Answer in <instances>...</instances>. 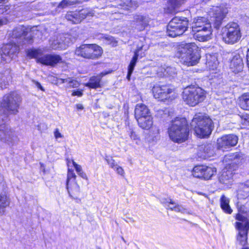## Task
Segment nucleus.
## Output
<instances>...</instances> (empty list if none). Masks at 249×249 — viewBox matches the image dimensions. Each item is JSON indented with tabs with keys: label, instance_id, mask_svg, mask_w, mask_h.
<instances>
[{
	"label": "nucleus",
	"instance_id": "nucleus-1",
	"mask_svg": "<svg viewBox=\"0 0 249 249\" xmlns=\"http://www.w3.org/2000/svg\"><path fill=\"white\" fill-rule=\"evenodd\" d=\"M21 98L17 93L12 92L5 95L0 104V142L13 145L17 138L14 132L4 122L9 114H16L20 106Z\"/></svg>",
	"mask_w": 249,
	"mask_h": 249
},
{
	"label": "nucleus",
	"instance_id": "nucleus-2",
	"mask_svg": "<svg viewBox=\"0 0 249 249\" xmlns=\"http://www.w3.org/2000/svg\"><path fill=\"white\" fill-rule=\"evenodd\" d=\"M27 29L22 25L15 27L8 34L9 42L4 44L0 50V63L10 62L19 51V45L32 43V38H25Z\"/></svg>",
	"mask_w": 249,
	"mask_h": 249
},
{
	"label": "nucleus",
	"instance_id": "nucleus-3",
	"mask_svg": "<svg viewBox=\"0 0 249 249\" xmlns=\"http://www.w3.org/2000/svg\"><path fill=\"white\" fill-rule=\"evenodd\" d=\"M189 129L185 118H177L173 120L168 129L170 139L174 142L180 143L188 139Z\"/></svg>",
	"mask_w": 249,
	"mask_h": 249
},
{
	"label": "nucleus",
	"instance_id": "nucleus-4",
	"mask_svg": "<svg viewBox=\"0 0 249 249\" xmlns=\"http://www.w3.org/2000/svg\"><path fill=\"white\" fill-rule=\"evenodd\" d=\"M191 126L194 128L196 135L201 138L209 136L213 128L212 119L206 114L202 113L195 115Z\"/></svg>",
	"mask_w": 249,
	"mask_h": 249
},
{
	"label": "nucleus",
	"instance_id": "nucleus-5",
	"mask_svg": "<svg viewBox=\"0 0 249 249\" xmlns=\"http://www.w3.org/2000/svg\"><path fill=\"white\" fill-rule=\"evenodd\" d=\"M176 56L180 59L181 63L187 66L196 65L200 59L197 47L194 43L187 44L178 48Z\"/></svg>",
	"mask_w": 249,
	"mask_h": 249
},
{
	"label": "nucleus",
	"instance_id": "nucleus-6",
	"mask_svg": "<svg viewBox=\"0 0 249 249\" xmlns=\"http://www.w3.org/2000/svg\"><path fill=\"white\" fill-rule=\"evenodd\" d=\"M189 20L184 17H175L167 26L166 33L168 36L175 37L180 36L187 30Z\"/></svg>",
	"mask_w": 249,
	"mask_h": 249
},
{
	"label": "nucleus",
	"instance_id": "nucleus-7",
	"mask_svg": "<svg viewBox=\"0 0 249 249\" xmlns=\"http://www.w3.org/2000/svg\"><path fill=\"white\" fill-rule=\"evenodd\" d=\"M222 40L228 44L237 43L241 37V32L239 25L234 22L228 23L221 30Z\"/></svg>",
	"mask_w": 249,
	"mask_h": 249
},
{
	"label": "nucleus",
	"instance_id": "nucleus-8",
	"mask_svg": "<svg viewBox=\"0 0 249 249\" xmlns=\"http://www.w3.org/2000/svg\"><path fill=\"white\" fill-rule=\"evenodd\" d=\"M183 101L194 107L202 102L206 97L205 91L199 87L189 86L185 88L182 94Z\"/></svg>",
	"mask_w": 249,
	"mask_h": 249
},
{
	"label": "nucleus",
	"instance_id": "nucleus-9",
	"mask_svg": "<svg viewBox=\"0 0 249 249\" xmlns=\"http://www.w3.org/2000/svg\"><path fill=\"white\" fill-rule=\"evenodd\" d=\"M247 216L246 213L239 210L235 217L238 221L236 226L239 231L237 240L242 246L247 243V234L249 230V220Z\"/></svg>",
	"mask_w": 249,
	"mask_h": 249
},
{
	"label": "nucleus",
	"instance_id": "nucleus-10",
	"mask_svg": "<svg viewBox=\"0 0 249 249\" xmlns=\"http://www.w3.org/2000/svg\"><path fill=\"white\" fill-rule=\"evenodd\" d=\"M103 50L96 44H82L75 51L76 55L87 59H95L102 55Z\"/></svg>",
	"mask_w": 249,
	"mask_h": 249
},
{
	"label": "nucleus",
	"instance_id": "nucleus-11",
	"mask_svg": "<svg viewBox=\"0 0 249 249\" xmlns=\"http://www.w3.org/2000/svg\"><path fill=\"white\" fill-rule=\"evenodd\" d=\"M154 97L159 100L163 101L167 99L172 100L176 95L174 90L168 86L155 85L152 89Z\"/></svg>",
	"mask_w": 249,
	"mask_h": 249
},
{
	"label": "nucleus",
	"instance_id": "nucleus-12",
	"mask_svg": "<svg viewBox=\"0 0 249 249\" xmlns=\"http://www.w3.org/2000/svg\"><path fill=\"white\" fill-rule=\"evenodd\" d=\"M216 168L214 169L210 167L198 165L193 168L192 174L195 178L207 180L210 179L214 172H216Z\"/></svg>",
	"mask_w": 249,
	"mask_h": 249
},
{
	"label": "nucleus",
	"instance_id": "nucleus-13",
	"mask_svg": "<svg viewBox=\"0 0 249 249\" xmlns=\"http://www.w3.org/2000/svg\"><path fill=\"white\" fill-rule=\"evenodd\" d=\"M92 13L89 9H83L78 12H69L66 15V18L73 23H80L82 20L88 16H93Z\"/></svg>",
	"mask_w": 249,
	"mask_h": 249
},
{
	"label": "nucleus",
	"instance_id": "nucleus-14",
	"mask_svg": "<svg viewBox=\"0 0 249 249\" xmlns=\"http://www.w3.org/2000/svg\"><path fill=\"white\" fill-rule=\"evenodd\" d=\"M238 140V137L233 134L223 136L219 142V151L227 150L231 147L235 146L237 143Z\"/></svg>",
	"mask_w": 249,
	"mask_h": 249
},
{
	"label": "nucleus",
	"instance_id": "nucleus-15",
	"mask_svg": "<svg viewBox=\"0 0 249 249\" xmlns=\"http://www.w3.org/2000/svg\"><path fill=\"white\" fill-rule=\"evenodd\" d=\"M149 20L147 17L141 15H135L133 19L131 21V26L138 31H143L148 25Z\"/></svg>",
	"mask_w": 249,
	"mask_h": 249
},
{
	"label": "nucleus",
	"instance_id": "nucleus-16",
	"mask_svg": "<svg viewBox=\"0 0 249 249\" xmlns=\"http://www.w3.org/2000/svg\"><path fill=\"white\" fill-rule=\"evenodd\" d=\"M38 61L43 65L54 67L62 62V58L57 54H46L39 58Z\"/></svg>",
	"mask_w": 249,
	"mask_h": 249
},
{
	"label": "nucleus",
	"instance_id": "nucleus-17",
	"mask_svg": "<svg viewBox=\"0 0 249 249\" xmlns=\"http://www.w3.org/2000/svg\"><path fill=\"white\" fill-rule=\"evenodd\" d=\"M244 64L242 57L239 53H234L230 62V68L234 73H238L242 71Z\"/></svg>",
	"mask_w": 249,
	"mask_h": 249
},
{
	"label": "nucleus",
	"instance_id": "nucleus-18",
	"mask_svg": "<svg viewBox=\"0 0 249 249\" xmlns=\"http://www.w3.org/2000/svg\"><path fill=\"white\" fill-rule=\"evenodd\" d=\"M211 24L208 22L206 18L204 17L198 18L195 19L192 27V31L196 33L202 31L203 30H207L211 28Z\"/></svg>",
	"mask_w": 249,
	"mask_h": 249
},
{
	"label": "nucleus",
	"instance_id": "nucleus-19",
	"mask_svg": "<svg viewBox=\"0 0 249 249\" xmlns=\"http://www.w3.org/2000/svg\"><path fill=\"white\" fill-rule=\"evenodd\" d=\"M207 65L209 68L210 71H212V73L216 74L218 66V55L217 53L210 54L209 57H207ZM214 77L217 78V75H214Z\"/></svg>",
	"mask_w": 249,
	"mask_h": 249
},
{
	"label": "nucleus",
	"instance_id": "nucleus-20",
	"mask_svg": "<svg viewBox=\"0 0 249 249\" xmlns=\"http://www.w3.org/2000/svg\"><path fill=\"white\" fill-rule=\"evenodd\" d=\"M242 160L243 156L241 154L239 153H230L225 156L223 161L225 162L231 161V162L228 164L230 166H231V165L233 164H239Z\"/></svg>",
	"mask_w": 249,
	"mask_h": 249
},
{
	"label": "nucleus",
	"instance_id": "nucleus-21",
	"mask_svg": "<svg viewBox=\"0 0 249 249\" xmlns=\"http://www.w3.org/2000/svg\"><path fill=\"white\" fill-rule=\"evenodd\" d=\"M53 81H55L56 84H63L67 83L68 84L67 88H77L79 86V82L76 80L71 77H67L66 78H56L52 77Z\"/></svg>",
	"mask_w": 249,
	"mask_h": 249
},
{
	"label": "nucleus",
	"instance_id": "nucleus-22",
	"mask_svg": "<svg viewBox=\"0 0 249 249\" xmlns=\"http://www.w3.org/2000/svg\"><path fill=\"white\" fill-rule=\"evenodd\" d=\"M150 115L149 110L145 105L143 104H137L135 109V116L136 119Z\"/></svg>",
	"mask_w": 249,
	"mask_h": 249
},
{
	"label": "nucleus",
	"instance_id": "nucleus-23",
	"mask_svg": "<svg viewBox=\"0 0 249 249\" xmlns=\"http://www.w3.org/2000/svg\"><path fill=\"white\" fill-rule=\"evenodd\" d=\"M106 73L102 72L100 74L92 76L90 78L89 81L86 84V86L92 89H97L101 88V79Z\"/></svg>",
	"mask_w": 249,
	"mask_h": 249
},
{
	"label": "nucleus",
	"instance_id": "nucleus-24",
	"mask_svg": "<svg viewBox=\"0 0 249 249\" xmlns=\"http://www.w3.org/2000/svg\"><path fill=\"white\" fill-rule=\"evenodd\" d=\"M49 44L51 48L53 50L65 49L68 46L67 42L64 41L61 36L60 38L57 37L56 39H50Z\"/></svg>",
	"mask_w": 249,
	"mask_h": 249
},
{
	"label": "nucleus",
	"instance_id": "nucleus-25",
	"mask_svg": "<svg viewBox=\"0 0 249 249\" xmlns=\"http://www.w3.org/2000/svg\"><path fill=\"white\" fill-rule=\"evenodd\" d=\"M138 124L142 129L148 130L153 125V118L151 115L137 119Z\"/></svg>",
	"mask_w": 249,
	"mask_h": 249
},
{
	"label": "nucleus",
	"instance_id": "nucleus-26",
	"mask_svg": "<svg viewBox=\"0 0 249 249\" xmlns=\"http://www.w3.org/2000/svg\"><path fill=\"white\" fill-rule=\"evenodd\" d=\"M76 176L75 175L74 171L72 169H69L68 171L67 174V179L66 182V187L67 189L68 190V192L69 194H70V191H69V183L71 180H72V182L73 183V187L74 188V190L77 193H79L80 192V187L76 183L75 180L76 178ZM71 196V195H70Z\"/></svg>",
	"mask_w": 249,
	"mask_h": 249
},
{
	"label": "nucleus",
	"instance_id": "nucleus-27",
	"mask_svg": "<svg viewBox=\"0 0 249 249\" xmlns=\"http://www.w3.org/2000/svg\"><path fill=\"white\" fill-rule=\"evenodd\" d=\"M11 78L10 71L8 69L0 72V88L1 89L5 88L6 86L8 85Z\"/></svg>",
	"mask_w": 249,
	"mask_h": 249
},
{
	"label": "nucleus",
	"instance_id": "nucleus-28",
	"mask_svg": "<svg viewBox=\"0 0 249 249\" xmlns=\"http://www.w3.org/2000/svg\"><path fill=\"white\" fill-rule=\"evenodd\" d=\"M212 28L207 30H203L202 31H198L195 33V36L199 41H206L211 39L212 34Z\"/></svg>",
	"mask_w": 249,
	"mask_h": 249
},
{
	"label": "nucleus",
	"instance_id": "nucleus-29",
	"mask_svg": "<svg viewBox=\"0 0 249 249\" xmlns=\"http://www.w3.org/2000/svg\"><path fill=\"white\" fill-rule=\"evenodd\" d=\"M239 105L242 109L249 110V93H244L239 98Z\"/></svg>",
	"mask_w": 249,
	"mask_h": 249
},
{
	"label": "nucleus",
	"instance_id": "nucleus-30",
	"mask_svg": "<svg viewBox=\"0 0 249 249\" xmlns=\"http://www.w3.org/2000/svg\"><path fill=\"white\" fill-rule=\"evenodd\" d=\"M249 196V187L246 184H242L237 191L238 199H245Z\"/></svg>",
	"mask_w": 249,
	"mask_h": 249
},
{
	"label": "nucleus",
	"instance_id": "nucleus-31",
	"mask_svg": "<svg viewBox=\"0 0 249 249\" xmlns=\"http://www.w3.org/2000/svg\"><path fill=\"white\" fill-rule=\"evenodd\" d=\"M99 39L102 40L103 43L106 45H111L112 46H116L117 44V42L115 39L112 36L101 34L98 36Z\"/></svg>",
	"mask_w": 249,
	"mask_h": 249
},
{
	"label": "nucleus",
	"instance_id": "nucleus-32",
	"mask_svg": "<svg viewBox=\"0 0 249 249\" xmlns=\"http://www.w3.org/2000/svg\"><path fill=\"white\" fill-rule=\"evenodd\" d=\"M235 169H232L231 166L229 165V167H226L223 170V173L221 176V179L223 181L226 180H229L231 178L234 174L233 171Z\"/></svg>",
	"mask_w": 249,
	"mask_h": 249
},
{
	"label": "nucleus",
	"instance_id": "nucleus-33",
	"mask_svg": "<svg viewBox=\"0 0 249 249\" xmlns=\"http://www.w3.org/2000/svg\"><path fill=\"white\" fill-rule=\"evenodd\" d=\"M229 199L224 196H222L221 197V208L225 213H231L232 212L229 206Z\"/></svg>",
	"mask_w": 249,
	"mask_h": 249
},
{
	"label": "nucleus",
	"instance_id": "nucleus-34",
	"mask_svg": "<svg viewBox=\"0 0 249 249\" xmlns=\"http://www.w3.org/2000/svg\"><path fill=\"white\" fill-rule=\"evenodd\" d=\"M229 5L226 3H221L219 6V20L224 19L228 13ZM220 23L219 22V26Z\"/></svg>",
	"mask_w": 249,
	"mask_h": 249
},
{
	"label": "nucleus",
	"instance_id": "nucleus-35",
	"mask_svg": "<svg viewBox=\"0 0 249 249\" xmlns=\"http://www.w3.org/2000/svg\"><path fill=\"white\" fill-rule=\"evenodd\" d=\"M9 204V201L7 196H0V215H2L4 212L5 209Z\"/></svg>",
	"mask_w": 249,
	"mask_h": 249
},
{
	"label": "nucleus",
	"instance_id": "nucleus-36",
	"mask_svg": "<svg viewBox=\"0 0 249 249\" xmlns=\"http://www.w3.org/2000/svg\"><path fill=\"white\" fill-rule=\"evenodd\" d=\"M238 116L241 128H245L249 125V114L245 113L239 115Z\"/></svg>",
	"mask_w": 249,
	"mask_h": 249
},
{
	"label": "nucleus",
	"instance_id": "nucleus-37",
	"mask_svg": "<svg viewBox=\"0 0 249 249\" xmlns=\"http://www.w3.org/2000/svg\"><path fill=\"white\" fill-rule=\"evenodd\" d=\"M169 200L170 204L175 205L174 207H169L170 210L174 211L176 212H180L181 213H185L187 212V209L185 208L182 205L176 204V203L171 199H169Z\"/></svg>",
	"mask_w": 249,
	"mask_h": 249
},
{
	"label": "nucleus",
	"instance_id": "nucleus-38",
	"mask_svg": "<svg viewBox=\"0 0 249 249\" xmlns=\"http://www.w3.org/2000/svg\"><path fill=\"white\" fill-rule=\"evenodd\" d=\"M138 57L136 56V55L135 56L134 55V56L132 57V58L130 61V63L128 66V72H127V77H126L127 79L128 80H130V77H131V74L132 73V72L133 71L134 67L136 65V64L137 60H138Z\"/></svg>",
	"mask_w": 249,
	"mask_h": 249
},
{
	"label": "nucleus",
	"instance_id": "nucleus-39",
	"mask_svg": "<svg viewBox=\"0 0 249 249\" xmlns=\"http://www.w3.org/2000/svg\"><path fill=\"white\" fill-rule=\"evenodd\" d=\"M80 0H63L57 7V11H60L63 8H65L68 5H73L78 2Z\"/></svg>",
	"mask_w": 249,
	"mask_h": 249
},
{
	"label": "nucleus",
	"instance_id": "nucleus-40",
	"mask_svg": "<svg viewBox=\"0 0 249 249\" xmlns=\"http://www.w3.org/2000/svg\"><path fill=\"white\" fill-rule=\"evenodd\" d=\"M6 185L3 176L0 174V196H6Z\"/></svg>",
	"mask_w": 249,
	"mask_h": 249
},
{
	"label": "nucleus",
	"instance_id": "nucleus-41",
	"mask_svg": "<svg viewBox=\"0 0 249 249\" xmlns=\"http://www.w3.org/2000/svg\"><path fill=\"white\" fill-rule=\"evenodd\" d=\"M105 160L109 167L113 169H115V168L118 165L115 162V160L111 157L106 156L105 157Z\"/></svg>",
	"mask_w": 249,
	"mask_h": 249
},
{
	"label": "nucleus",
	"instance_id": "nucleus-42",
	"mask_svg": "<svg viewBox=\"0 0 249 249\" xmlns=\"http://www.w3.org/2000/svg\"><path fill=\"white\" fill-rule=\"evenodd\" d=\"M184 2L185 0H170L169 3L173 8H176L180 6Z\"/></svg>",
	"mask_w": 249,
	"mask_h": 249
},
{
	"label": "nucleus",
	"instance_id": "nucleus-43",
	"mask_svg": "<svg viewBox=\"0 0 249 249\" xmlns=\"http://www.w3.org/2000/svg\"><path fill=\"white\" fill-rule=\"evenodd\" d=\"M204 150L206 153L205 157H210L214 154V151H213V147L211 145H207L205 146Z\"/></svg>",
	"mask_w": 249,
	"mask_h": 249
},
{
	"label": "nucleus",
	"instance_id": "nucleus-44",
	"mask_svg": "<svg viewBox=\"0 0 249 249\" xmlns=\"http://www.w3.org/2000/svg\"><path fill=\"white\" fill-rule=\"evenodd\" d=\"M127 132L131 140H139L138 136L136 134V133L134 131H133V129L130 127L128 126V127L127 128Z\"/></svg>",
	"mask_w": 249,
	"mask_h": 249
},
{
	"label": "nucleus",
	"instance_id": "nucleus-45",
	"mask_svg": "<svg viewBox=\"0 0 249 249\" xmlns=\"http://www.w3.org/2000/svg\"><path fill=\"white\" fill-rule=\"evenodd\" d=\"M5 0H0V14H3L6 12L10 9V7L8 5L1 4L2 2L5 1Z\"/></svg>",
	"mask_w": 249,
	"mask_h": 249
},
{
	"label": "nucleus",
	"instance_id": "nucleus-46",
	"mask_svg": "<svg viewBox=\"0 0 249 249\" xmlns=\"http://www.w3.org/2000/svg\"><path fill=\"white\" fill-rule=\"evenodd\" d=\"M78 168L76 169V171L78 174L83 178L87 179L88 178L85 173L83 171L81 165L80 166H78Z\"/></svg>",
	"mask_w": 249,
	"mask_h": 249
},
{
	"label": "nucleus",
	"instance_id": "nucleus-47",
	"mask_svg": "<svg viewBox=\"0 0 249 249\" xmlns=\"http://www.w3.org/2000/svg\"><path fill=\"white\" fill-rule=\"evenodd\" d=\"M118 174L124 176V170L123 168L119 165H117L114 169Z\"/></svg>",
	"mask_w": 249,
	"mask_h": 249
},
{
	"label": "nucleus",
	"instance_id": "nucleus-48",
	"mask_svg": "<svg viewBox=\"0 0 249 249\" xmlns=\"http://www.w3.org/2000/svg\"><path fill=\"white\" fill-rule=\"evenodd\" d=\"M54 136L56 139H58V138H63L64 137L63 135L60 133L58 128H56L55 129L54 131Z\"/></svg>",
	"mask_w": 249,
	"mask_h": 249
},
{
	"label": "nucleus",
	"instance_id": "nucleus-49",
	"mask_svg": "<svg viewBox=\"0 0 249 249\" xmlns=\"http://www.w3.org/2000/svg\"><path fill=\"white\" fill-rule=\"evenodd\" d=\"M83 95V91L82 90H73L71 93V95L72 96H77L78 97H81Z\"/></svg>",
	"mask_w": 249,
	"mask_h": 249
},
{
	"label": "nucleus",
	"instance_id": "nucleus-50",
	"mask_svg": "<svg viewBox=\"0 0 249 249\" xmlns=\"http://www.w3.org/2000/svg\"><path fill=\"white\" fill-rule=\"evenodd\" d=\"M32 82L35 84L36 87L38 89H40L42 91H44L45 90L41 86V85L40 84V83H39L38 82H37V81H36V80H33L32 81Z\"/></svg>",
	"mask_w": 249,
	"mask_h": 249
},
{
	"label": "nucleus",
	"instance_id": "nucleus-51",
	"mask_svg": "<svg viewBox=\"0 0 249 249\" xmlns=\"http://www.w3.org/2000/svg\"><path fill=\"white\" fill-rule=\"evenodd\" d=\"M143 46L142 45L140 47H138L134 52V55L139 57L140 55V52L142 50Z\"/></svg>",
	"mask_w": 249,
	"mask_h": 249
},
{
	"label": "nucleus",
	"instance_id": "nucleus-52",
	"mask_svg": "<svg viewBox=\"0 0 249 249\" xmlns=\"http://www.w3.org/2000/svg\"><path fill=\"white\" fill-rule=\"evenodd\" d=\"M8 23V20L6 18H0V27L5 25Z\"/></svg>",
	"mask_w": 249,
	"mask_h": 249
},
{
	"label": "nucleus",
	"instance_id": "nucleus-53",
	"mask_svg": "<svg viewBox=\"0 0 249 249\" xmlns=\"http://www.w3.org/2000/svg\"><path fill=\"white\" fill-rule=\"evenodd\" d=\"M170 198L169 199H166V198H162L160 200V202L161 203L163 204H165V205L166 206H167V205L169 204V202H170V200H169Z\"/></svg>",
	"mask_w": 249,
	"mask_h": 249
},
{
	"label": "nucleus",
	"instance_id": "nucleus-54",
	"mask_svg": "<svg viewBox=\"0 0 249 249\" xmlns=\"http://www.w3.org/2000/svg\"><path fill=\"white\" fill-rule=\"evenodd\" d=\"M76 108L77 109L82 110L84 108L83 106L81 104H78L76 105Z\"/></svg>",
	"mask_w": 249,
	"mask_h": 249
},
{
	"label": "nucleus",
	"instance_id": "nucleus-55",
	"mask_svg": "<svg viewBox=\"0 0 249 249\" xmlns=\"http://www.w3.org/2000/svg\"><path fill=\"white\" fill-rule=\"evenodd\" d=\"M72 164L73 165V166L74 167L75 169H77L78 166H80V165L77 164L74 161L72 160Z\"/></svg>",
	"mask_w": 249,
	"mask_h": 249
},
{
	"label": "nucleus",
	"instance_id": "nucleus-56",
	"mask_svg": "<svg viewBox=\"0 0 249 249\" xmlns=\"http://www.w3.org/2000/svg\"><path fill=\"white\" fill-rule=\"evenodd\" d=\"M245 183L246 184V185L248 186V187H249V179L246 181Z\"/></svg>",
	"mask_w": 249,
	"mask_h": 249
},
{
	"label": "nucleus",
	"instance_id": "nucleus-57",
	"mask_svg": "<svg viewBox=\"0 0 249 249\" xmlns=\"http://www.w3.org/2000/svg\"><path fill=\"white\" fill-rule=\"evenodd\" d=\"M33 56H35L36 55V51H32V52Z\"/></svg>",
	"mask_w": 249,
	"mask_h": 249
},
{
	"label": "nucleus",
	"instance_id": "nucleus-58",
	"mask_svg": "<svg viewBox=\"0 0 249 249\" xmlns=\"http://www.w3.org/2000/svg\"><path fill=\"white\" fill-rule=\"evenodd\" d=\"M170 204H168L167 205V208L169 209V207H174V206H175V205H172V206H170Z\"/></svg>",
	"mask_w": 249,
	"mask_h": 249
},
{
	"label": "nucleus",
	"instance_id": "nucleus-59",
	"mask_svg": "<svg viewBox=\"0 0 249 249\" xmlns=\"http://www.w3.org/2000/svg\"><path fill=\"white\" fill-rule=\"evenodd\" d=\"M211 76V78H212H212H213V75H212V76Z\"/></svg>",
	"mask_w": 249,
	"mask_h": 249
},
{
	"label": "nucleus",
	"instance_id": "nucleus-60",
	"mask_svg": "<svg viewBox=\"0 0 249 249\" xmlns=\"http://www.w3.org/2000/svg\"><path fill=\"white\" fill-rule=\"evenodd\" d=\"M249 249V248H245V249Z\"/></svg>",
	"mask_w": 249,
	"mask_h": 249
}]
</instances>
